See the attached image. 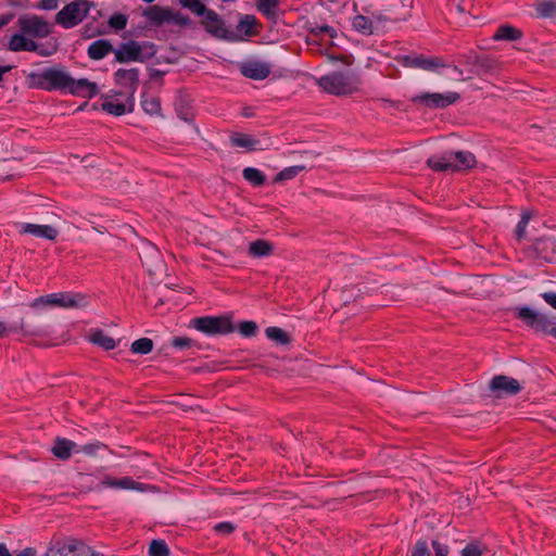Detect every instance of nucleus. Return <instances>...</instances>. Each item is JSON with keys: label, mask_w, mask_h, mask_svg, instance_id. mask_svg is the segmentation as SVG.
<instances>
[{"label": "nucleus", "mask_w": 556, "mask_h": 556, "mask_svg": "<svg viewBox=\"0 0 556 556\" xmlns=\"http://www.w3.org/2000/svg\"><path fill=\"white\" fill-rule=\"evenodd\" d=\"M33 88L62 94L92 99L99 93L96 83L87 78L75 79L63 66L46 67L28 76Z\"/></svg>", "instance_id": "f257e3e1"}, {"label": "nucleus", "mask_w": 556, "mask_h": 556, "mask_svg": "<svg viewBox=\"0 0 556 556\" xmlns=\"http://www.w3.org/2000/svg\"><path fill=\"white\" fill-rule=\"evenodd\" d=\"M179 2L184 8L202 17L201 24L213 37L228 41L237 39V35L226 26L223 17L214 10L208 9L201 0H179Z\"/></svg>", "instance_id": "f03ea898"}, {"label": "nucleus", "mask_w": 556, "mask_h": 556, "mask_svg": "<svg viewBox=\"0 0 556 556\" xmlns=\"http://www.w3.org/2000/svg\"><path fill=\"white\" fill-rule=\"evenodd\" d=\"M428 166L435 172H463L476 166L477 160L470 151H444L427 160Z\"/></svg>", "instance_id": "7ed1b4c3"}, {"label": "nucleus", "mask_w": 556, "mask_h": 556, "mask_svg": "<svg viewBox=\"0 0 556 556\" xmlns=\"http://www.w3.org/2000/svg\"><path fill=\"white\" fill-rule=\"evenodd\" d=\"M318 86L334 96H348L356 92L362 84L359 76L353 71H337L321 76Z\"/></svg>", "instance_id": "20e7f679"}, {"label": "nucleus", "mask_w": 556, "mask_h": 556, "mask_svg": "<svg viewBox=\"0 0 556 556\" xmlns=\"http://www.w3.org/2000/svg\"><path fill=\"white\" fill-rule=\"evenodd\" d=\"M89 304L88 296L79 292H54L38 296L29 302V307L42 311L51 307L81 308Z\"/></svg>", "instance_id": "39448f33"}, {"label": "nucleus", "mask_w": 556, "mask_h": 556, "mask_svg": "<svg viewBox=\"0 0 556 556\" xmlns=\"http://www.w3.org/2000/svg\"><path fill=\"white\" fill-rule=\"evenodd\" d=\"M156 54V46L151 41L128 40L114 50L118 63L146 62Z\"/></svg>", "instance_id": "423d86ee"}, {"label": "nucleus", "mask_w": 556, "mask_h": 556, "mask_svg": "<svg viewBox=\"0 0 556 556\" xmlns=\"http://www.w3.org/2000/svg\"><path fill=\"white\" fill-rule=\"evenodd\" d=\"M91 7L92 2L89 0H74L56 13L55 22L65 29L73 28L84 21Z\"/></svg>", "instance_id": "0eeeda50"}, {"label": "nucleus", "mask_w": 556, "mask_h": 556, "mask_svg": "<svg viewBox=\"0 0 556 556\" xmlns=\"http://www.w3.org/2000/svg\"><path fill=\"white\" fill-rule=\"evenodd\" d=\"M143 16L148 20L150 25L155 27H160L164 24H172L185 28L191 25V20L188 15L174 12L172 9L159 5H151L143 11Z\"/></svg>", "instance_id": "6e6552de"}, {"label": "nucleus", "mask_w": 556, "mask_h": 556, "mask_svg": "<svg viewBox=\"0 0 556 556\" xmlns=\"http://www.w3.org/2000/svg\"><path fill=\"white\" fill-rule=\"evenodd\" d=\"M515 315L535 331L556 338V324L548 315L539 313L529 306L516 307Z\"/></svg>", "instance_id": "1a4fd4ad"}, {"label": "nucleus", "mask_w": 556, "mask_h": 556, "mask_svg": "<svg viewBox=\"0 0 556 556\" xmlns=\"http://www.w3.org/2000/svg\"><path fill=\"white\" fill-rule=\"evenodd\" d=\"M192 326L200 332L207 336L228 334L233 332L230 316H203L191 320Z\"/></svg>", "instance_id": "9d476101"}, {"label": "nucleus", "mask_w": 556, "mask_h": 556, "mask_svg": "<svg viewBox=\"0 0 556 556\" xmlns=\"http://www.w3.org/2000/svg\"><path fill=\"white\" fill-rule=\"evenodd\" d=\"M460 100L456 91L420 92L412 98V102L426 109L442 110Z\"/></svg>", "instance_id": "9b49d317"}, {"label": "nucleus", "mask_w": 556, "mask_h": 556, "mask_svg": "<svg viewBox=\"0 0 556 556\" xmlns=\"http://www.w3.org/2000/svg\"><path fill=\"white\" fill-rule=\"evenodd\" d=\"M17 25L23 34L35 38H45L51 33L49 23L38 15H21Z\"/></svg>", "instance_id": "f8f14e48"}, {"label": "nucleus", "mask_w": 556, "mask_h": 556, "mask_svg": "<svg viewBox=\"0 0 556 556\" xmlns=\"http://www.w3.org/2000/svg\"><path fill=\"white\" fill-rule=\"evenodd\" d=\"M115 96H122V92H115L114 96L108 94L103 97L101 109L113 116H122L131 113L135 109V97L126 94L125 102H119Z\"/></svg>", "instance_id": "ddd939ff"}, {"label": "nucleus", "mask_w": 556, "mask_h": 556, "mask_svg": "<svg viewBox=\"0 0 556 556\" xmlns=\"http://www.w3.org/2000/svg\"><path fill=\"white\" fill-rule=\"evenodd\" d=\"M489 388L496 397L511 396L521 390L517 379L504 375L494 376L490 380Z\"/></svg>", "instance_id": "4468645a"}, {"label": "nucleus", "mask_w": 556, "mask_h": 556, "mask_svg": "<svg viewBox=\"0 0 556 556\" xmlns=\"http://www.w3.org/2000/svg\"><path fill=\"white\" fill-rule=\"evenodd\" d=\"M368 14L370 20H372L377 35L387 31L390 24L405 20L404 15L396 14L391 8L384 10H374L368 8Z\"/></svg>", "instance_id": "2eb2a0df"}, {"label": "nucleus", "mask_w": 556, "mask_h": 556, "mask_svg": "<svg viewBox=\"0 0 556 556\" xmlns=\"http://www.w3.org/2000/svg\"><path fill=\"white\" fill-rule=\"evenodd\" d=\"M139 76L140 72L136 67L118 68L113 74L114 83L123 88L126 94H131L132 97H135L139 87Z\"/></svg>", "instance_id": "dca6fc26"}, {"label": "nucleus", "mask_w": 556, "mask_h": 556, "mask_svg": "<svg viewBox=\"0 0 556 556\" xmlns=\"http://www.w3.org/2000/svg\"><path fill=\"white\" fill-rule=\"evenodd\" d=\"M16 229L21 235H31L36 238H42L49 241H54L59 236L58 229L51 225L18 223Z\"/></svg>", "instance_id": "f3484780"}, {"label": "nucleus", "mask_w": 556, "mask_h": 556, "mask_svg": "<svg viewBox=\"0 0 556 556\" xmlns=\"http://www.w3.org/2000/svg\"><path fill=\"white\" fill-rule=\"evenodd\" d=\"M534 251L540 260L556 263V237L544 236L534 242Z\"/></svg>", "instance_id": "a211bd4d"}, {"label": "nucleus", "mask_w": 556, "mask_h": 556, "mask_svg": "<svg viewBox=\"0 0 556 556\" xmlns=\"http://www.w3.org/2000/svg\"><path fill=\"white\" fill-rule=\"evenodd\" d=\"M404 65L430 72H435L438 68L445 66L440 58L426 56L424 54L406 55L404 58Z\"/></svg>", "instance_id": "6ab92c4d"}, {"label": "nucleus", "mask_w": 556, "mask_h": 556, "mask_svg": "<svg viewBox=\"0 0 556 556\" xmlns=\"http://www.w3.org/2000/svg\"><path fill=\"white\" fill-rule=\"evenodd\" d=\"M240 72L247 78L263 80L270 75L271 68L268 63L252 60L241 64Z\"/></svg>", "instance_id": "aec40b11"}, {"label": "nucleus", "mask_w": 556, "mask_h": 556, "mask_svg": "<svg viewBox=\"0 0 556 556\" xmlns=\"http://www.w3.org/2000/svg\"><path fill=\"white\" fill-rule=\"evenodd\" d=\"M100 485L103 488L115 490L144 491V484L135 481L131 477H123L117 479L106 476L101 480Z\"/></svg>", "instance_id": "412c9836"}, {"label": "nucleus", "mask_w": 556, "mask_h": 556, "mask_svg": "<svg viewBox=\"0 0 556 556\" xmlns=\"http://www.w3.org/2000/svg\"><path fill=\"white\" fill-rule=\"evenodd\" d=\"M352 27L355 31L363 36L377 35L372 20L368 14V8H364L352 18Z\"/></svg>", "instance_id": "4be33fe9"}, {"label": "nucleus", "mask_w": 556, "mask_h": 556, "mask_svg": "<svg viewBox=\"0 0 556 556\" xmlns=\"http://www.w3.org/2000/svg\"><path fill=\"white\" fill-rule=\"evenodd\" d=\"M27 35L23 34L22 31L18 34H14L8 43V48L10 51L13 52H20V51H37L38 45L33 40L26 38Z\"/></svg>", "instance_id": "5701e85b"}, {"label": "nucleus", "mask_w": 556, "mask_h": 556, "mask_svg": "<svg viewBox=\"0 0 556 556\" xmlns=\"http://www.w3.org/2000/svg\"><path fill=\"white\" fill-rule=\"evenodd\" d=\"M76 448L77 444L74 441L65 438H56L51 452L56 458L67 460L72 454L75 453Z\"/></svg>", "instance_id": "b1692460"}, {"label": "nucleus", "mask_w": 556, "mask_h": 556, "mask_svg": "<svg viewBox=\"0 0 556 556\" xmlns=\"http://www.w3.org/2000/svg\"><path fill=\"white\" fill-rule=\"evenodd\" d=\"M8 332H18L25 337L27 336H42L46 331L41 328H31L22 319L18 325L8 327L3 321H0V338L4 337Z\"/></svg>", "instance_id": "393cba45"}, {"label": "nucleus", "mask_w": 556, "mask_h": 556, "mask_svg": "<svg viewBox=\"0 0 556 556\" xmlns=\"http://www.w3.org/2000/svg\"><path fill=\"white\" fill-rule=\"evenodd\" d=\"M229 140L232 147L242 148L247 151L258 150L260 140L251 135L243 132H232L229 137Z\"/></svg>", "instance_id": "a878e982"}, {"label": "nucleus", "mask_w": 556, "mask_h": 556, "mask_svg": "<svg viewBox=\"0 0 556 556\" xmlns=\"http://www.w3.org/2000/svg\"><path fill=\"white\" fill-rule=\"evenodd\" d=\"M114 50L109 40L98 39L89 45L87 54L91 60L99 61L104 59L110 52H114Z\"/></svg>", "instance_id": "bb28decb"}, {"label": "nucleus", "mask_w": 556, "mask_h": 556, "mask_svg": "<svg viewBox=\"0 0 556 556\" xmlns=\"http://www.w3.org/2000/svg\"><path fill=\"white\" fill-rule=\"evenodd\" d=\"M75 539L70 538L50 546L43 556H75Z\"/></svg>", "instance_id": "cd10ccee"}, {"label": "nucleus", "mask_w": 556, "mask_h": 556, "mask_svg": "<svg viewBox=\"0 0 556 556\" xmlns=\"http://www.w3.org/2000/svg\"><path fill=\"white\" fill-rule=\"evenodd\" d=\"M522 38V31L511 25H500L492 36L495 41H517Z\"/></svg>", "instance_id": "c85d7f7f"}, {"label": "nucleus", "mask_w": 556, "mask_h": 556, "mask_svg": "<svg viewBox=\"0 0 556 556\" xmlns=\"http://www.w3.org/2000/svg\"><path fill=\"white\" fill-rule=\"evenodd\" d=\"M274 244L264 239H257L249 244L248 254L253 258H262L271 255Z\"/></svg>", "instance_id": "c756f323"}, {"label": "nucleus", "mask_w": 556, "mask_h": 556, "mask_svg": "<svg viewBox=\"0 0 556 556\" xmlns=\"http://www.w3.org/2000/svg\"><path fill=\"white\" fill-rule=\"evenodd\" d=\"M279 0H256L257 11L269 21L278 17Z\"/></svg>", "instance_id": "7c9ffc66"}, {"label": "nucleus", "mask_w": 556, "mask_h": 556, "mask_svg": "<svg viewBox=\"0 0 556 556\" xmlns=\"http://www.w3.org/2000/svg\"><path fill=\"white\" fill-rule=\"evenodd\" d=\"M90 342L105 351H111L116 348L115 340L101 329H98L90 334Z\"/></svg>", "instance_id": "2f4dec72"}, {"label": "nucleus", "mask_w": 556, "mask_h": 556, "mask_svg": "<svg viewBox=\"0 0 556 556\" xmlns=\"http://www.w3.org/2000/svg\"><path fill=\"white\" fill-rule=\"evenodd\" d=\"M140 104L142 110L150 115H159L161 112V103L159 98L147 92L141 94Z\"/></svg>", "instance_id": "473e14b6"}, {"label": "nucleus", "mask_w": 556, "mask_h": 556, "mask_svg": "<svg viewBox=\"0 0 556 556\" xmlns=\"http://www.w3.org/2000/svg\"><path fill=\"white\" fill-rule=\"evenodd\" d=\"M536 15L541 18L556 17V0H543L534 4Z\"/></svg>", "instance_id": "72a5a7b5"}, {"label": "nucleus", "mask_w": 556, "mask_h": 556, "mask_svg": "<svg viewBox=\"0 0 556 556\" xmlns=\"http://www.w3.org/2000/svg\"><path fill=\"white\" fill-rule=\"evenodd\" d=\"M242 177L253 187H261L266 181L264 173L255 167H245L242 170Z\"/></svg>", "instance_id": "f704fd0d"}, {"label": "nucleus", "mask_w": 556, "mask_h": 556, "mask_svg": "<svg viewBox=\"0 0 556 556\" xmlns=\"http://www.w3.org/2000/svg\"><path fill=\"white\" fill-rule=\"evenodd\" d=\"M266 337L280 345H287L290 343V336L279 327H268L265 329Z\"/></svg>", "instance_id": "c9c22d12"}, {"label": "nucleus", "mask_w": 556, "mask_h": 556, "mask_svg": "<svg viewBox=\"0 0 556 556\" xmlns=\"http://www.w3.org/2000/svg\"><path fill=\"white\" fill-rule=\"evenodd\" d=\"M255 24H256V17L254 15H250V14L243 15L240 17V20L238 22L237 30L239 33L244 34L245 36H252L254 34L253 27L255 26Z\"/></svg>", "instance_id": "e433bc0d"}, {"label": "nucleus", "mask_w": 556, "mask_h": 556, "mask_svg": "<svg viewBox=\"0 0 556 556\" xmlns=\"http://www.w3.org/2000/svg\"><path fill=\"white\" fill-rule=\"evenodd\" d=\"M153 350V341L149 338H140L131 343L130 351L135 354L147 355Z\"/></svg>", "instance_id": "4c0bfd02"}, {"label": "nucleus", "mask_w": 556, "mask_h": 556, "mask_svg": "<svg viewBox=\"0 0 556 556\" xmlns=\"http://www.w3.org/2000/svg\"><path fill=\"white\" fill-rule=\"evenodd\" d=\"M108 446L102 443L101 441H93L84 445H77V448L75 450V453H84L88 456H94L97 453L101 450H105Z\"/></svg>", "instance_id": "58836bf2"}, {"label": "nucleus", "mask_w": 556, "mask_h": 556, "mask_svg": "<svg viewBox=\"0 0 556 556\" xmlns=\"http://www.w3.org/2000/svg\"><path fill=\"white\" fill-rule=\"evenodd\" d=\"M305 169L304 165H293L283 168L280 170L277 175L275 180L276 181H285L295 178L301 172Z\"/></svg>", "instance_id": "ea45409f"}, {"label": "nucleus", "mask_w": 556, "mask_h": 556, "mask_svg": "<svg viewBox=\"0 0 556 556\" xmlns=\"http://www.w3.org/2000/svg\"><path fill=\"white\" fill-rule=\"evenodd\" d=\"M149 556H169V548L164 540H153L148 549Z\"/></svg>", "instance_id": "a19ab883"}, {"label": "nucleus", "mask_w": 556, "mask_h": 556, "mask_svg": "<svg viewBox=\"0 0 556 556\" xmlns=\"http://www.w3.org/2000/svg\"><path fill=\"white\" fill-rule=\"evenodd\" d=\"M258 327L252 320L241 321L238 326L239 333L244 338H252L257 333Z\"/></svg>", "instance_id": "79ce46f5"}, {"label": "nucleus", "mask_w": 556, "mask_h": 556, "mask_svg": "<svg viewBox=\"0 0 556 556\" xmlns=\"http://www.w3.org/2000/svg\"><path fill=\"white\" fill-rule=\"evenodd\" d=\"M128 17L123 13H114L109 18V26L118 31L127 26Z\"/></svg>", "instance_id": "37998d69"}, {"label": "nucleus", "mask_w": 556, "mask_h": 556, "mask_svg": "<svg viewBox=\"0 0 556 556\" xmlns=\"http://www.w3.org/2000/svg\"><path fill=\"white\" fill-rule=\"evenodd\" d=\"M309 33L315 36L328 35L330 38L337 36V31L332 26L327 24H315L309 27Z\"/></svg>", "instance_id": "c03bdc74"}, {"label": "nucleus", "mask_w": 556, "mask_h": 556, "mask_svg": "<svg viewBox=\"0 0 556 556\" xmlns=\"http://www.w3.org/2000/svg\"><path fill=\"white\" fill-rule=\"evenodd\" d=\"M237 529V525L232 521H222L216 523L213 527V530L216 534L219 535H229Z\"/></svg>", "instance_id": "a18cd8bd"}, {"label": "nucleus", "mask_w": 556, "mask_h": 556, "mask_svg": "<svg viewBox=\"0 0 556 556\" xmlns=\"http://www.w3.org/2000/svg\"><path fill=\"white\" fill-rule=\"evenodd\" d=\"M483 554V548L481 547L480 542L472 541L468 543L462 549V556H481Z\"/></svg>", "instance_id": "49530a36"}, {"label": "nucleus", "mask_w": 556, "mask_h": 556, "mask_svg": "<svg viewBox=\"0 0 556 556\" xmlns=\"http://www.w3.org/2000/svg\"><path fill=\"white\" fill-rule=\"evenodd\" d=\"M530 213H522L520 220L518 222L516 228H515V235L518 239H522L526 235L527 226L530 222Z\"/></svg>", "instance_id": "de8ad7c7"}, {"label": "nucleus", "mask_w": 556, "mask_h": 556, "mask_svg": "<svg viewBox=\"0 0 556 556\" xmlns=\"http://www.w3.org/2000/svg\"><path fill=\"white\" fill-rule=\"evenodd\" d=\"M75 556H98L97 552L78 539H75Z\"/></svg>", "instance_id": "09e8293b"}, {"label": "nucleus", "mask_w": 556, "mask_h": 556, "mask_svg": "<svg viewBox=\"0 0 556 556\" xmlns=\"http://www.w3.org/2000/svg\"><path fill=\"white\" fill-rule=\"evenodd\" d=\"M430 549L428 542L424 539H419L412 551V556H430Z\"/></svg>", "instance_id": "8fccbe9b"}, {"label": "nucleus", "mask_w": 556, "mask_h": 556, "mask_svg": "<svg viewBox=\"0 0 556 556\" xmlns=\"http://www.w3.org/2000/svg\"><path fill=\"white\" fill-rule=\"evenodd\" d=\"M193 344V340L188 337H175L172 340V346L179 351L190 349Z\"/></svg>", "instance_id": "3c124183"}, {"label": "nucleus", "mask_w": 556, "mask_h": 556, "mask_svg": "<svg viewBox=\"0 0 556 556\" xmlns=\"http://www.w3.org/2000/svg\"><path fill=\"white\" fill-rule=\"evenodd\" d=\"M59 5V0H39L34 3L31 7L37 10L42 11H52L55 10Z\"/></svg>", "instance_id": "603ef678"}, {"label": "nucleus", "mask_w": 556, "mask_h": 556, "mask_svg": "<svg viewBox=\"0 0 556 556\" xmlns=\"http://www.w3.org/2000/svg\"><path fill=\"white\" fill-rule=\"evenodd\" d=\"M36 551L31 547H26L15 556H35ZM0 556H12L4 543H0Z\"/></svg>", "instance_id": "864d4df0"}, {"label": "nucleus", "mask_w": 556, "mask_h": 556, "mask_svg": "<svg viewBox=\"0 0 556 556\" xmlns=\"http://www.w3.org/2000/svg\"><path fill=\"white\" fill-rule=\"evenodd\" d=\"M432 548L434 551L435 556H447L450 553V547L446 544L441 543L437 540L432 541Z\"/></svg>", "instance_id": "5fc2aeb1"}, {"label": "nucleus", "mask_w": 556, "mask_h": 556, "mask_svg": "<svg viewBox=\"0 0 556 556\" xmlns=\"http://www.w3.org/2000/svg\"><path fill=\"white\" fill-rule=\"evenodd\" d=\"M542 299L554 309H556V292H544L541 294Z\"/></svg>", "instance_id": "6e6d98bb"}, {"label": "nucleus", "mask_w": 556, "mask_h": 556, "mask_svg": "<svg viewBox=\"0 0 556 556\" xmlns=\"http://www.w3.org/2000/svg\"><path fill=\"white\" fill-rule=\"evenodd\" d=\"M148 252L152 258V261L155 263V266H157L161 263V254L159 250L154 245H150L148 248Z\"/></svg>", "instance_id": "4d7b16f0"}, {"label": "nucleus", "mask_w": 556, "mask_h": 556, "mask_svg": "<svg viewBox=\"0 0 556 556\" xmlns=\"http://www.w3.org/2000/svg\"><path fill=\"white\" fill-rule=\"evenodd\" d=\"M13 17L14 15L12 13L0 14V28L8 25Z\"/></svg>", "instance_id": "13d9d810"}, {"label": "nucleus", "mask_w": 556, "mask_h": 556, "mask_svg": "<svg viewBox=\"0 0 556 556\" xmlns=\"http://www.w3.org/2000/svg\"><path fill=\"white\" fill-rule=\"evenodd\" d=\"M10 70H11V67H10V66H0V81H1V80H2V78H3V75H4L5 73H8Z\"/></svg>", "instance_id": "bf43d9fd"}, {"label": "nucleus", "mask_w": 556, "mask_h": 556, "mask_svg": "<svg viewBox=\"0 0 556 556\" xmlns=\"http://www.w3.org/2000/svg\"><path fill=\"white\" fill-rule=\"evenodd\" d=\"M454 71L458 72V73H462L458 68V66H454Z\"/></svg>", "instance_id": "052dcab7"}, {"label": "nucleus", "mask_w": 556, "mask_h": 556, "mask_svg": "<svg viewBox=\"0 0 556 556\" xmlns=\"http://www.w3.org/2000/svg\"><path fill=\"white\" fill-rule=\"evenodd\" d=\"M39 54H40V55H47V53H46V52H43V51H39Z\"/></svg>", "instance_id": "680f3d73"}, {"label": "nucleus", "mask_w": 556, "mask_h": 556, "mask_svg": "<svg viewBox=\"0 0 556 556\" xmlns=\"http://www.w3.org/2000/svg\"><path fill=\"white\" fill-rule=\"evenodd\" d=\"M243 115H244L245 117H249V116H250L249 112H245Z\"/></svg>", "instance_id": "e2e57ef3"}]
</instances>
